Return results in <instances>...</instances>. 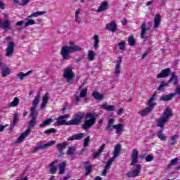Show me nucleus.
I'll return each instance as SVG.
<instances>
[{
    "instance_id": "1",
    "label": "nucleus",
    "mask_w": 180,
    "mask_h": 180,
    "mask_svg": "<svg viewBox=\"0 0 180 180\" xmlns=\"http://www.w3.org/2000/svg\"><path fill=\"white\" fill-rule=\"evenodd\" d=\"M172 116H174L172 109L169 107H167L162 116L157 120V127H160V129H164L165 124L169 122V119H171Z\"/></svg>"
},
{
    "instance_id": "2",
    "label": "nucleus",
    "mask_w": 180,
    "mask_h": 180,
    "mask_svg": "<svg viewBox=\"0 0 180 180\" xmlns=\"http://www.w3.org/2000/svg\"><path fill=\"white\" fill-rule=\"evenodd\" d=\"M82 48L79 46H65L62 48L60 51V56H62L63 60H70L71 56H70V53H75L77 51H81Z\"/></svg>"
},
{
    "instance_id": "3",
    "label": "nucleus",
    "mask_w": 180,
    "mask_h": 180,
    "mask_svg": "<svg viewBox=\"0 0 180 180\" xmlns=\"http://www.w3.org/2000/svg\"><path fill=\"white\" fill-rule=\"evenodd\" d=\"M96 117H98V115L95 113L87 112L86 114V120L82 127V129L86 131L91 128L96 122Z\"/></svg>"
},
{
    "instance_id": "4",
    "label": "nucleus",
    "mask_w": 180,
    "mask_h": 180,
    "mask_svg": "<svg viewBox=\"0 0 180 180\" xmlns=\"http://www.w3.org/2000/svg\"><path fill=\"white\" fill-rule=\"evenodd\" d=\"M36 124H37V118L32 117V119L28 122V128L24 133L20 134V136L17 139L16 143H22V141H23L25 139H26L29 134H30L32 129H33Z\"/></svg>"
},
{
    "instance_id": "5",
    "label": "nucleus",
    "mask_w": 180,
    "mask_h": 180,
    "mask_svg": "<svg viewBox=\"0 0 180 180\" xmlns=\"http://www.w3.org/2000/svg\"><path fill=\"white\" fill-rule=\"evenodd\" d=\"M40 102V94H37L34 100L32 101V106L30 108V117L37 118V115H39V111H37V105Z\"/></svg>"
},
{
    "instance_id": "6",
    "label": "nucleus",
    "mask_w": 180,
    "mask_h": 180,
    "mask_svg": "<svg viewBox=\"0 0 180 180\" xmlns=\"http://www.w3.org/2000/svg\"><path fill=\"white\" fill-rule=\"evenodd\" d=\"M84 116H85L84 112H77V114H75L74 119L66 123L67 126H77L79 124V122H82V119H84Z\"/></svg>"
},
{
    "instance_id": "7",
    "label": "nucleus",
    "mask_w": 180,
    "mask_h": 180,
    "mask_svg": "<svg viewBox=\"0 0 180 180\" xmlns=\"http://www.w3.org/2000/svg\"><path fill=\"white\" fill-rule=\"evenodd\" d=\"M74 72H72V68L68 67L67 68L63 73V78L67 79L68 82H72V79H74Z\"/></svg>"
},
{
    "instance_id": "8",
    "label": "nucleus",
    "mask_w": 180,
    "mask_h": 180,
    "mask_svg": "<svg viewBox=\"0 0 180 180\" xmlns=\"http://www.w3.org/2000/svg\"><path fill=\"white\" fill-rule=\"evenodd\" d=\"M141 165H136V169L131 172H129L126 174L128 178H136L139 176L140 172H141Z\"/></svg>"
},
{
    "instance_id": "9",
    "label": "nucleus",
    "mask_w": 180,
    "mask_h": 180,
    "mask_svg": "<svg viewBox=\"0 0 180 180\" xmlns=\"http://www.w3.org/2000/svg\"><path fill=\"white\" fill-rule=\"evenodd\" d=\"M141 39H143L145 41H147L148 37L146 36L147 34V31L150 30V28L147 27V24L144 21L141 25Z\"/></svg>"
},
{
    "instance_id": "10",
    "label": "nucleus",
    "mask_w": 180,
    "mask_h": 180,
    "mask_svg": "<svg viewBox=\"0 0 180 180\" xmlns=\"http://www.w3.org/2000/svg\"><path fill=\"white\" fill-rule=\"evenodd\" d=\"M15 51V43L13 41L8 42V46L6 48V57H11L13 55Z\"/></svg>"
},
{
    "instance_id": "11",
    "label": "nucleus",
    "mask_w": 180,
    "mask_h": 180,
    "mask_svg": "<svg viewBox=\"0 0 180 180\" xmlns=\"http://www.w3.org/2000/svg\"><path fill=\"white\" fill-rule=\"evenodd\" d=\"M56 144V141H51L48 142L47 143H45L44 145H40L35 148H34V153H37L39 150H44L46 148H49V147H51L52 146H54Z\"/></svg>"
},
{
    "instance_id": "12",
    "label": "nucleus",
    "mask_w": 180,
    "mask_h": 180,
    "mask_svg": "<svg viewBox=\"0 0 180 180\" xmlns=\"http://www.w3.org/2000/svg\"><path fill=\"white\" fill-rule=\"evenodd\" d=\"M137 162H139V150L135 148L132 150L131 165H136Z\"/></svg>"
},
{
    "instance_id": "13",
    "label": "nucleus",
    "mask_w": 180,
    "mask_h": 180,
    "mask_svg": "<svg viewBox=\"0 0 180 180\" xmlns=\"http://www.w3.org/2000/svg\"><path fill=\"white\" fill-rule=\"evenodd\" d=\"M107 30L112 32V33H116L117 32V25L115 20L111 21V22L108 23L105 26Z\"/></svg>"
},
{
    "instance_id": "14",
    "label": "nucleus",
    "mask_w": 180,
    "mask_h": 180,
    "mask_svg": "<svg viewBox=\"0 0 180 180\" xmlns=\"http://www.w3.org/2000/svg\"><path fill=\"white\" fill-rule=\"evenodd\" d=\"M68 117H70V114H65L64 115L60 116L57 119V122H56L57 126H63V124H67L68 122L64 119H67Z\"/></svg>"
},
{
    "instance_id": "15",
    "label": "nucleus",
    "mask_w": 180,
    "mask_h": 180,
    "mask_svg": "<svg viewBox=\"0 0 180 180\" xmlns=\"http://www.w3.org/2000/svg\"><path fill=\"white\" fill-rule=\"evenodd\" d=\"M171 72V69L167 68L166 69L162 70L160 73L158 74L156 78H167Z\"/></svg>"
},
{
    "instance_id": "16",
    "label": "nucleus",
    "mask_w": 180,
    "mask_h": 180,
    "mask_svg": "<svg viewBox=\"0 0 180 180\" xmlns=\"http://www.w3.org/2000/svg\"><path fill=\"white\" fill-rule=\"evenodd\" d=\"M49 99H50V94H49V92H46L42 98L41 109H46L47 103H49Z\"/></svg>"
},
{
    "instance_id": "17",
    "label": "nucleus",
    "mask_w": 180,
    "mask_h": 180,
    "mask_svg": "<svg viewBox=\"0 0 180 180\" xmlns=\"http://www.w3.org/2000/svg\"><path fill=\"white\" fill-rule=\"evenodd\" d=\"M120 151H122V145H120V143H117L114 148L112 157L114 158H117V157H120Z\"/></svg>"
},
{
    "instance_id": "18",
    "label": "nucleus",
    "mask_w": 180,
    "mask_h": 180,
    "mask_svg": "<svg viewBox=\"0 0 180 180\" xmlns=\"http://www.w3.org/2000/svg\"><path fill=\"white\" fill-rule=\"evenodd\" d=\"M122 60V56H120L118 58V60L116 61V66H115V74L116 75H119V74H120Z\"/></svg>"
},
{
    "instance_id": "19",
    "label": "nucleus",
    "mask_w": 180,
    "mask_h": 180,
    "mask_svg": "<svg viewBox=\"0 0 180 180\" xmlns=\"http://www.w3.org/2000/svg\"><path fill=\"white\" fill-rule=\"evenodd\" d=\"M153 112V110L149 108L148 107H146V108L141 110L138 112V114L140 115L142 117H144L145 116H148V115H150Z\"/></svg>"
},
{
    "instance_id": "20",
    "label": "nucleus",
    "mask_w": 180,
    "mask_h": 180,
    "mask_svg": "<svg viewBox=\"0 0 180 180\" xmlns=\"http://www.w3.org/2000/svg\"><path fill=\"white\" fill-rule=\"evenodd\" d=\"M171 82H173L175 86H178V84H179V82L178 81V76L174 72L172 73V77L170 79H169V84H171Z\"/></svg>"
},
{
    "instance_id": "21",
    "label": "nucleus",
    "mask_w": 180,
    "mask_h": 180,
    "mask_svg": "<svg viewBox=\"0 0 180 180\" xmlns=\"http://www.w3.org/2000/svg\"><path fill=\"white\" fill-rule=\"evenodd\" d=\"M174 96H175V94H172V93L167 95H162L160 98V101H161L162 102H167L168 101H171V99H172Z\"/></svg>"
},
{
    "instance_id": "22",
    "label": "nucleus",
    "mask_w": 180,
    "mask_h": 180,
    "mask_svg": "<svg viewBox=\"0 0 180 180\" xmlns=\"http://www.w3.org/2000/svg\"><path fill=\"white\" fill-rule=\"evenodd\" d=\"M114 129L116 130L117 134L120 136L123 130H124V125L123 124H117L115 125Z\"/></svg>"
},
{
    "instance_id": "23",
    "label": "nucleus",
    "mask_w": 180,
    "mask_h": 180,
    "mask_svg": "<svg viewBox=\"0 0 180 180\" xmlns=\"http://www.w3.org/2000/svg\"><path fill=\"white\" fill-rule=\"evenodd\" d=\"M84 165H86L85 169H86V176H88L91 172H92V165L89 162H84Z\"/></svg>"
},
{
    "instance_id": "24",
    "label": "nucleus",
    "mask_w": 180,
    "mask_h": 180,
    "mask_svg": "<svg viewBox=\"0 0 180 180\" xmlns=\"http://www.w3.org/2000/svg\"><path fill=\"white\" fill-rule=\"evenodd\" d=\"M161 24V15L158 14L154 18V28L158 29L160 27V25Z\"/></svg>"
},
{
    "instance_id": "25",
    "label": "nucleus",
    "mask_w": 180,
    "mask_h": 180,
    "mask_svg": "<svg viewBox=\"0 0 180 180\" xmlns=\"http://www.w3.org/2000/svg\"><path fill=\"white\" fill-rule=\"evenodd\" d=\"M58 162V160H56L50 164V174H54L56 172H57V167L56 166V164Z\"/></svg>"
},
{
    "instance_id": "26",
    "label": "nucleus",
    "mask_w": 180,
    "mask_h": 180,
    "mask_svg": "<svg viewBox=\"0 0 180 180\" xmlns=\"http://www.w3.org/2000/svg\"><path fill=\"white\" fill-rule=\"evenodd\" d=\"M33 73V70H29L26 73H23V72H21L17 75V77L19 78L20 81H23L25 79V77H27Z\"/></svg>"
},
{
    "instance_id": "27",
    "label": "nucleus",
    "mask_w": 180,
    "mask_h": 180,
    "mask_svg": "<svg viewBox=\"0 0 180 180\" xmlns=\"http://www.w3.org/2000/svg\"><path fill=\"white\" fill-rule=\"evenodd\" d=\"M108 8H109V4L108 3V1H103L98 7L96 12H103V11H106Z\"/></svg>"
},
{
    "instance_id": "28",
    "label": "nucleus",
    "mask_w": 180,
    "mask_h": 180,
    "mask_svg": "<svg viewBox=\"0 0 180 180\" xmlns=\"http://www.w3.org/2000/svg\"><path fill=\"white\" fill-rule=\"evenodd\" d=\"M19 122V112H15L13 118V122L11 123V127L13 128L16 126V123Z\"/></svg>"
},
{
    "instance_id": "29",
    "label": "nucleus",
    "mask_w": 180,
    "mask_h": 180,
    "mask_svg": "<svg viewBox=\"0 0 180 180\" xmlns=\"http://www.w3.org/2000/svg\"><path fill=\"white\" fill-rule=\"evenodd\" d=\"M67 146H68V142H63V143H58L56 145V148L58 149L60 154H64L63 150H64Z\"/></svg>"
},
{
    "instance_id": "30",
    "label": "nucleus",
    "mask_w": 180,
    "mask_h": 180,
    "mask_svg": "<svg viewBox=\"0 0 180 180\" xmlns=\"http://www.w3.org/2000/svg\"><path fill=\"white\" fill-rule=\"evenodd\" d=\"M52 122H53V118H48L39 124V128L43 129L46 127V126H50Z\"/></svg>"
},
{
    "instance_id": "31",
    "label": "nucleus",
    "mask_w": 180,
    "mask_h": 180,
    "mask_svg": "<svg viewBox=\"0 0 180 180\" xmlns=\"http://www.w3.org/2000/svg\"><path fill=\"white\" fill-rule=\"evenodd\" d=\"M41 15H46V11H37L32 13L27 18V19H32V18H38V16H41Z\"/></svg>"
},
{
    "instance_id": "32",
    "label": "nucleus",
    "mask_w": 180,
    "mask_h": 180,
    "mask_svg": "<svg viewBox=\"0 0 180 180\" xmlns=\"http://www.w3.org/2000/svg\"><path fill=\"white\" fill-rule=\"evenodd\" d=\"M81 13V8H77L75 14V21L77 25L81 23V18H79V14Z\"/></svg>"
},
{
    "instance_id": "33",
    "label": "nucleus",
    "mask_w": 180,
    "mask_h": 180,
    "mask_svg": "<svg viewBox=\"0 0 180 180\" xmlns=\"http://www.w3.org/2000/svg\"><path fill=\"white\" fill-rule=\"evenodd\" d=\"M102 109H104V110H108V112H114L115 107V105H108L106 103H103L101 105Z\"/></svg>"
},
{
    "instance_id": "34",
    "label": "nucleus",
    "mask_w": 180,
    "mask_h": 180,
    "mask_svg": "<svg viewBox=\"0 0 180 180\" xmlns=\"http://www.w3.org/2000/svg\"><path fill=\"white\" fill-rule=\"evenodd\" d=\"M65 165H67V162H63L59 165V174L60 175L65 173Z\"/></svg>"
},
{
    "instance_id": "35",
    "label": "nucleus",
    "mask_w": 180,
    "mask_h": 180,
    "mask_svg": "<svg viewBox=\"0 0 180 180\" xmlns=\"http://www.w3.org/2000/svg\"><path fill=\"white\" fill-rule=\"evenodd\" d=\"M154 98H150L148 101V108H149V109H150L151 110H154V108L157 106V103L154 102Z\"/></svg>"
},
{
    "instance_id": "36",
    "label": "nucleus",
    "mask_w": 180,
    "mask_h": 180,
    "mask_svg": "<svg viewBox=\"0 0 180 180\" xmlns=\"http://www.w3.org/2000/svg\"><path fill=\"white\" fill-rule=\"evenodd\" d=\"M92 95H93L94 98H95L96 99V101H103V99L104 98L103 94H101L98 91H94L92 93Z\"/></svg>"
},
{
    "instance_id": "37",
    "label": "nucleus",
    "mask_w": 180,
    "mask_h": 180,
    "mask_svg": "<svg viewBox=\"0 0 180 180\" xmlns=\"http://www.w3.org/2000/svg\"><path fill=\"white\" fill-rule=\"evenodd\" d=\"M11 74V69L6 66L4 69H1V75L3 77H8Z\"/></svg>"
},
{
    "instance_id": "38",
    "label": "nucleus",
    "mask_w": 180,
    "mask_h": 180,
    "mask_svg": "<svg viewBox=\"0 0 180 180\" xmlns=\"http://www.w3.org/2000/svg\"><path fill=\"white\" fill-rule=\"evenodd\" d=\"M95 56H96V54L95 53V52L94 51H92V50L88 51L89 61H94V60H95Z\"/></svg>"
},
{
    "instance_id": "39",
    "label": "nucleus",
    "mask_w": 180,
    "mask_h": 180,
    "mask_svg": "<svg viewBox=\"0 0 180 180\" xmlns=\"http://www.w3.org/2000/svg\"><path fill=\"white\" fill-rule=\"evenodd\" d=\"M115 160H116V158L112 157V158H110L108 160V162H106L105 166V167L106 168V169H110V167H112V164H113Z\"/></svg>"
},
{
    "instance_id": "40",
    "label": "nucleus",
    "mask_w": 180,
    "mask_h": 180,
    "mask_svg": "<svg viewBox=\"0 0 180 180\" xmlns=\"http://www.w3.org/2000/svg\"><path fill=\"white\" fill-rule=\"evenodd\" d=\"M169 85V83H167L164 81L161 82L160 85L158 88V90L160 91V92H164L165 89L164 88L168 86Z\"/></svg>"
},
{
    "instance_id": "41",
    "label": "nucleus",
    "mask_w": 180,
    "mask_h": 180,
    "mask_svg": "<svg viewBox=\"0 0 180 180\" xmlns=\"http://www.w3.org/2000/svg\"><path fill=\"white\" fill-rule=\"evenodd\" d=\"M157 136L162 141H165V140H167V136H165V135H164V133H162V129L158 131V132L157 133Z\"/></svg>"
},
{
    "instance_id": "42",
    "label": "nucleus",
    "mask_w": 180,
    "mask_h": 180,
    "mask_svg": "<svg viewBox=\"0 0 180 180\" xmlns=\"http://www.w3.org/2000/svg\"><path fill=\"white\" fill-rule=\"evenodd\" d=\"M94 47L95 50H98V48L99 47V35H94Z\"/></svg>"
},
{
    "instance_id": "43",
    "label": "nucleus",
    "mask_w": 180,
    "mask_h": 180,
    "mask_svg": "<svg viewBox=\"0 0 180 180\" xmlns=\"http://www.w3.org/2000/svg\"><path fill=\"white\" fill-rule=\"evenodd\" d=\"M76 150L77 148H75V146H70L66 152V154H68V155H73Z\"/></svg>"
},
{
    "instance_id": "44",
    "label": "nucleus",
    "mask_w": 180,
    "mask_h": 180,
    "mask_svg": "<svg viewBox=\"0 0 180 180\" xmlns=\"http://www.w3.org/2000/svg\"><path fill=\"white\" fill-rule=\"evenodd\" d=\"M19 105V98L15 97L13 101L11 103L10 106L11 108H15Z\"/></svg>"
},
{
    "instance_id": "45",
    "label": "nucleus",
    "mask_w": 180,
    "mask_h": 180,
    "mask_svg": "<svg viewBox=\"0 0 180 180\" xmlns=\"http://www.w3.org/2000/svg\"><path fill=\"white\" fill-rule=\"evenodd\" d=\"M179 137V135L178 134H175L171 136L170 139L172 143H170V146H175V144L176 143V139H178Z\"/></svg>"
},
{
    "instance_id": "46",
    "label": "nucleus",
    "mask_w": 180,
    "mask_h": 180,
    "mask_svg": "<svg viewBox=\"0 0 180 180\" xmlns=\"http://www.w3.org/2000/svg\"><path fill=\"white\" fill-rule=\"evenodd\" d=\"M29 20H27V22H26L24 24V27H27V26H32L33 25H36V21H34V20L28 18Z\"/></svg>"
},
{
    "instance_id": "47",
    "label": "nucleus",
    "mask_w": 180,
    "mask_h": 180,
    "mask_svg": "<svg viewBox=\"0 0 180 180\" xmlns=\"http://www.w3.org/2000/svg\"><path fill=\"white\" fill-rule=\"evenodd\" d=\"M128 42L129 46H134V44H136V40H134V37L133 36L129 37Z\"/></svg>"
},
{
    "instance_id": "48",
    "label": "nucleus",
    "mask_w": 180,
    "mask_h": 180,
    "mask_svg": "<svg viewBox=\"0 0 180 180\" xmlns=\"http://www.w3.org/2000/svg\"><path fill=\"white\" fill-rule=\"evenodd\" d=\"M57 130L54 128H51L49 129L45 130L44 131V134H51V133H56Z\"/></svg>"
},
{
    "instance_id": "49",
    "label": "nucleus",
    "mask_w": 180,
    "mask_h": 180,
    "mask_svg": "<svg viewBox=\"0 0 180 180\" xmlns=\"http://www.w3.org/2000/svg\"><path fill=\"white\" fill-rule=\"evenodd\" d=\"M88 93V89H84L80 91V98H85L86 96V94Z\"/></svg>"
},
{
    "instance_id": "50",
    "label": "nucleus",
    "mask_w": 180,
    "mask_h": 180,
    "mask_svg": "<svg viewBox=\"0 0 180 180\" xmlns=\"http://www.w3.org/2000/svg\"><path fill=\"white\" fill-rule=\"evenodd\" d=\"M84 134H84V133L74 134L75 140H81V139H82V137H84Z\"/></svg>"
},
{
    "instance_id": "51",
    "label": "nucleus",
    "mask_w": 180,
    "mask_h": 180,
    "mask_svg": "<svg viewBox=\"0 0 180 180\" xmlns=\"http://www.w3.org/2000/svg\"><path fill=\"white\" fill-rule=\"evenodd\" d=\"M113 129H115V125H109L108 124L105 127V130L108 132V133H112V131H113Z\"/></svg>"
},
{
    "instance_id": "52",
    "label": "nucleus",
    "mask_w": 180,
    "mask_h": 180,
    "mask_svg": "<svg viewBox=\"0 0 180 180\" xmlns=\"http://www.w3.org/2000/svg\"><path fill=\"white\" fill-rule=\"evenodd\" d=\"M179 160L178 158H176L173 160H172V161L170 162L169 165V167H172V165H175L176 164V162H178Z\"/></svg>"
},
{
    "instance_id": "53",
    "label": "nucleus",
    "mask_w": 180,
    "mask_h": 180,
    "mask_svg": "<svg viewBox=\"0 0 180 180\" xmlns=\"http://www.w3.org/2000/svg\"><path fill=\"white\" fill-rule=\"evenodd\" d=\"M118 46L120 47V50H124L126 48V43H124V41H121L118 44Z\"/></svg>"
},
{
    "instance_id": "54",
    "label": "nucleus",
    "mask_w": 180,
    "mask_h": 180,
    "mask_svg": "<svg viewBox=\"0 0 180 180\" xmlns=\"http://www.w3.org/2000/svg\"><path fill=\"white\" fill-rule=\"evenodd\" d=\"M91 139L89 138V136H87L84 141V147H88V146L89 145V140Z\"/></svg>"
},
{
    "instance_id": "55",
    "label": "nucleus",
    "mask_w": 180,
    "mask_h": 180,
    "mask_svg": "<svg viewBox=\"0 0 180 180\" xmlns=\"http://www.w3.org/2000/svg\"><path fill=\"white\" fill-rule=\"evenodd\" d=\"M154 160V157L151 155H148L146 157V162H150Z\"/></svg>"
},
{
    "instance_id": "56",
    "label": "nucleus",
    "mask_w": 180,
    "mask_h": 180,
    "mask_svg": "<svg viewBox=\"0 0 180 180\" xmlns=\"http://www.w3.org/2000/svg\"><path fill=\"white\" fill-rule=\"evenodd\" d=\"M29 2H30V0H21L20 6H25V5H27Z\"/></svg>"
},
{
    "instance_id": "57",
    "label": "nucleus",
    "mask_w": 180,
    "mask_h": 180,
    "mask_svg": "<svg viewBox=\"0 0 180 180\" xmlns=\"http://www.w3.org/2000/svg\"><path fill=\"white\" fill-rule=\"evenodd\" d=\"M105 144L103 143V145L101 146H100V148H98V150H97L98 153H100L101 154H102V151H103V150H105Z\"/></svg>"
},
{
    "instance_id": "58",
    "label": "nucleus",
    "mask_w": 180,
    "mask_h": 180,
    "mask_svg": "<svg viewBox=\"0 0 180 180\" xmlns=\"http://www.w3.org/2000/svg\"><path fill=\"white\" fill-rule=\"evenodd\" d=\"M125 109L124 108H120L117 110V114L118 115V116H120L121 115H123V112H125Z\"/></svg>"
},
{
    "instance_id": "59",
    "label": "nucleus",
    "mask_w": 180,
    "mask_h": 180,
    "mask_svg": "<svg viewBox=\"0 0 180 180\" xmlns=\"http://www.w3.org/2000/svg\"><path fill=\"white\" fill-rule=\"evenodd\" d=\"M76 103L75 105H78V103H79V102H81V96H75Z\"/></svg>"
},
{
    "instance_id": "60",
    "label": "nucleus",
    "mask_w": 180,
    "mask_h": 180,
    "mask_svg": "<svg viewBox=\"0 0 180 180\" xmlns=\"http://www.w3.org/2000/svg\"><path fill=\"white\" fill-rule=\"evenodd\" d=\"M25 25V21L24 20H20L16 22L15 26H19L20 27H22Z\"/></svg>"
},
{
    "instance_id": "61",
    "label": "nucleus",
    "mask_w": 180,
    "mask_h": 180,
    "mask_svg": "<svg viewBox=\"0 0 180 180\" xmlns=\"http://www.w3.org/2000/svg\"><path fill=\"white\" fill-rule=\"evenodd\" d=\"M108 125L115 126V120L113 118H110L108 120Z\"/></svg>"
},
{
    "instance_id": "62",
    "label": "nucleus",
    "mask_w": 180,
    "mask_h": 180,
    "mask_svg": "<svg viewBox=\"0 0 180 180\" xmlns=\"http://www.w3.org/2000/svg\"><path fill=\"white\" fill-rule=\"evenodd\" d=\"M6 127H8V124L5 125H0V132L4 131L5 130Z\"/></svg>"
},
{
    "instance_id": "63",
    "label": "nucleus",
    "mask_w": 180,
    "mask_h": 180,
    "mask_svg": "<svg viewBox=\"0 0 180 180\" xmlns=\"http://www.w3.org/2000/svg\"><path fill=\"white\" fill-rule=\"evenodd\" d=\"M99 155H101V153L97 150L96 153H95L94 154H93V158H98V157H99Z\"/></svg>"
},
{
    "instance_id": "64",
    "label": "nucleus",
    "mask_w": 180,
    "mask_h": 180,
    "mask_svg": "<svg viewBox=\"0 0 180 180\" xmlns=\"http://www.w3.org/2000/svg\"><path fill=\"white\" fill-rule=\"evenodd\" d=\"M172 94H175V96H176V95H180V87H177V88L176 89L175 93H172Z\"/></svg>"
}]
</instances>
